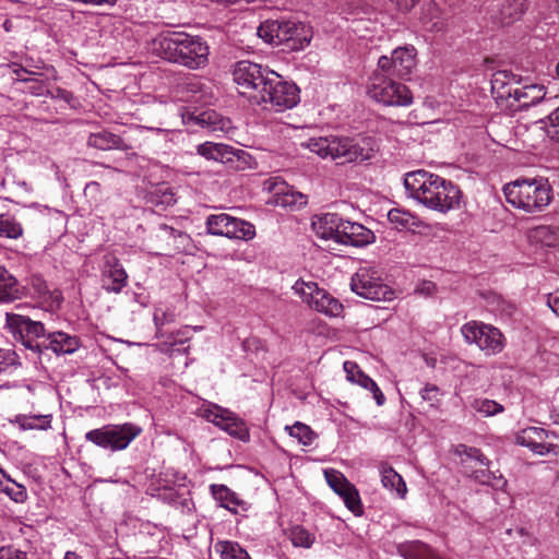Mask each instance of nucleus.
<instances>
[{
	"label": "nucleus",
	"mask_w": 559,
	"mask_h": 559,
	"mask_svg": "<svg viewBox=\"0 0 559 559\" xmlns=\"http://www.w3.org/2000/svg\"><path fill=\"white\" fill-rule=\"evenodd\" d=\"M530 242L542 247H559V227L540 225L530 229L527 234Z\"/></svg>",
	"instance_id": "obj_26"
},
{
	"label": "nucleus",
	"mask_w": 559,
	"mask_h": 559,
	"mask_svg": "<svg viewBox=\"0 0 559 559\" xmlns=\"http://www.w3.org/2000/svg\"><path fill=\"white\" fill-rule=\"evenodd\" d=\"M63 559H81V558L73 551H67Z\"/></svg>",
	"instance_id": "obj_58"
},
{
	"label": "nucleus",
	"mask_w": 559,
	"mask_h": 559,
	"mask_svg": "<svg viewBox=\"0 0 559 559\" xmlns=\"http://www.w3.org/2000/svg\"><path fill=\"white\" fill-rule=\"evenodd\" d=\"M549 308L559 316V292L550 294L547 299Z\"/></svg>",
	"instance_id": "obj_54"
},
{
	"label": "nucleus",
	"mask_w": 559,
	"mask_h": 559,
	"mask_svg": "<svg viewBox=\"0 0 559 559\" xmlns=\"http://www.w3.org/2000/svg\"><path fill=\"white\" fill-rule=\"evenodd\" d=\"M548 119L551 124L559 126V107L549 114Z\"/></svg>",
	"instance_id": "obj_57"
},
{
	"label": "nucleus",
	"mask_w": 559,
	"mask_h": 559,
	"mask_svg": "<svg viewBox=\"0 0 559 559\" xmlns=\"http://www.w3.org/2000/svg\"><path fill=\"white\" fill-rule=\"evenodd\" d=\"M52 97L63 99L68 104H70L71 100L73 99V95L71 92H68L67 90L59 88V87L56 88V92H55V94H52Z\"/></svg>",
	"instance_id": "obj_55"
},
{
	"label": "nucleus",
	"mask_w": 559,
	"mask_h": 559,
	"mask_svg": "<svg viewBox=\"0 0 559 559\" xmlns=\"http://www.w3.org/2000/svg\"><path fill=\"white\" fill-rule=\"evenodd\" d=\"M45 349H51L57 355L72 354L79 346L80 341L76 336L61 331L49 333L44 340Z\"/></svg>",
	"instance_id": "obj_25"
},
{
	"label": "nucleus",
	"mask_w": 559,
	"mask_h": 559,
	"mask_svg": "<svg viewBox=\"0 0 559 559\" xmlns=\"http://www.w3.org/2000/svg\"><path fill=\"white\" fill-rule=\"evenodd\" d=\"M215 548L221 554V559H251L248 552L237 543L219 542Z\"/></svg>",
	"instance_id": "obj_36"
},
{
	"label": "nucleus",
	"mask_w": 559,
	"mask_h": 559,
	"mask_svg": "<svg viewBox=\"0 0 559 559\" xmlns=\"http://www.w3.org/2000/svg\"><path fill=\"white\" fill-rule=\"evenodd\" d=\"M453 453L460 459V464L462 465L464 473H468L469 468L474 467L472 463L480 466L490 465L489 460L477 448L457 444L453 448Z\"/></svg>",
	"instance_id": "obj_27"
},
{
	"label": "nucleus",
	"mask_w": 559,
	"mask_h": 559,
	"mask_svg": "<svg viewBox=\"0 0 559 559\" xmlns=\"http://www.w3.org/2000/svg\"><path fill=\"white\" fill-rule=\"evenodd\" d=\"M418 0H391L399 10L407 12L414 8Z\"/></svg>",
	"instance_id": "obj_53"
},
{
	"label": "nucleus",
	"mask_w": 559,
	"mask_h": 559,
	"mask_svg": "<svg viewBox=\"0 0 559 559\" xmlns=\"http://www.w3.org/2000/svg\"><path fill=\"white\" fill-rule=\"evenodd\" d=\"M428 8H429V10L437 11V8H436L435 3H432V2L428 3Z\"/></svg>",
	"instance_id": "obj_60"
},
{
	"label": "nucleus",
	"mask_w": 559,
	"mask_h": 559,
	"mask_svg": "<svg viewBox=\"0 0 559 559\" xmlns=\"http://www.w3.org/2000/svg\"><path fill=\"white\" fill-rule=\"evenodd\" d=\"M274 194L276 205L289 209H299L307 204V197L285 182H274L269 187Z\"/></svg>",
	"instance_id": "obj_23"
},
{
	"label": "nucleus",
	"mask_w": 559,
	"mask_h": 559,
	"mask_svg": "<svg viewBox=\"0 0 559 559\" xmlns=\"http://www.w3.org/2000/svg\"><path fill=\"white\" fill-rule=\"evenodd\" d=\"M461 333L467 344H475L487 356L501 353L506 346V338L500 330L480 321L463 324Z\"/></svg>",
	"instance_id": "obj_9"
},
{
	"label": "nucleus",
	"mask_w": 559,
	"mask_h": 559,
	"mask_svg": "<svg viewBox=\"0 0 559 559\" xmlns=\"http://www.w3.org/2000/svg\"><path fill=\"white\" fill-rule=\"evenodd\" d=\"M152 50L163 59L191 70L202 69L209 63L207 43L201 36L186 32L160 33L153 39Z\"/></svg>",
	"instance_id": "obj_2"
},
{
	"label": "nucleus",
	"mask_w": 559,
	"mask_h": 559,
	"mask_svg": "<svg viewBox=\"0 0 559 559\" xmlns=\"http://www.w3.org/2000/svg\"><path fill=\"white\" fill-rule=\"evenodd\" d=\"M343 367L344 371L346 372V378L350 382H356L357 378L359 377V372H362L358 365L354 361H345Z\"/></svg>",
	"instance_id": "obj_47"
},
{
	"label": "nucleus",
	"mask_w": 559,
	"mask_h": 559,
	"mask_svg": "<svg viewBox=\"0 0 559 559\" xmlns=\"http://www.w3.org/2000/svg\"><path fill=\"white\" fill-rule=\"evenodd\" d=\"M0 491L5 492L15 502L24 500L26 493L24 488L12 480L0 467Z\"/></svg>",
	"instance_id": "obj_35"
},
{
	"label": "nucleus",
	"mask_w": 559,
	"mask_h": 559,
	"mask_svg": "<svg viewBox=\"0 0 559 559\" xmlns=\"http://www.w3.org/2000/svg\"><path fill=\"white\" fill-rule=\"evenodd\" d=\"M473 408L485 416H493L503 412V406L496 401L477 399L472 404Z\"/></svg>",
	"instance_id": "obj_40"
},
{
	"label": "nucleus",
	"mask_w": 559,
	"mask_h": 559,
	"mask_svg": "<svg viewBox=\"0 0 559 559\" xmlns=\"http://www.w3.org/2000/svg\"><path fill=\"white\" fill-rule=\"evenodd\" d=\"M306 146L322 158L338 164L360 163L370 159L376 151L372 138L321 136L311 138Z\"/></svg>",
	"instance_id": "obj_3"
},
{
	"label": "nucleus",
	"mask_w": 559,
	"mask_h": 559,
	"mask_svg": "<svg viewBox=\"0 0 559 559\" xmlns=\"http://www.w3.org/2000/svg\"><path fill=\"white\" fill-rule=\"evenodd\" d=\"M508 203L526 213L544 211L551 202V187L545 178H523L503 187Z\"/></svg>",
	"instance_id": "obj_4"
},
{
	"label": "nucleus",
	"mask_w": 559,
	"mask_h": 559,
	"mask_svg": "<svg viewBox=\"0 0 559 559\" xmlns=\"http://www.w3.org/2000/svg\"><path fill=\"white\" fill-rule=\"evenodd\" d=\"M13 72L16 75L17 80L22 81V82L33 81V78H31V75L37 74L36 72L28 71L22 67H17L16 69L13 70Z\"/></svg>",
	"instance_id": "obj_51"
},
{
	"label": "nucleus",
	"mask_w": 559,
	"mask_h": 559,
	"mask_svg": "<svg viewBox=\"0 0 559 559\" xmlns=\"http://www.w3.org/2000/svg\"><path fill=\"white\" fill-rule=\"evenodd\" d=\"M20 296L16 280L3 267L0 266V304H8Z\"/></svg>",
	"instance_id": "obj_32"
},
{
	"label": "nucleus",
	"mask_w": 559,
	"mask_h": 559,
	"mask_svg": "<svg viewBox=\"0 0 559 559\" xmlns=\"http://www.w3.org/2000/svg\"><path fill=\"white\" fill-rule=\"evenodd\" d=\"M154 323L159 330L160 326L173 322L175 320V314L173 312H167L166 310L162 308H157L154 312Z\"/></svg>",
	"instance_id": "obj_46"
},
{
	"label": "nucleus",
	"mask_w": 559,
	"mask_h": 559,
	"mask_svg": "<svg viewBox=\"0 0 559 559\" xmlns=\"http://www.w3.org/2000/svg\"><path fill=\"white\" fill-rule=\"evenodd\" d=\"M556 71H557V74L559 76V63L557 64Z\"/></svg>",
	"instance_id": "obj_64"
},
{
	"label": "nucleus",
	"mask_w": 559,
	"mask_h": 559,
	"mask_svg": "<svg viewBox=\"0 0 559 559\" xmlns=\"http://www.w3.org/2000/svg\"><path fill=\"white\" fill-rule=\"evenodd\" d=\"M376 236L372 230L355 222L344 221L341 228L340 242L353 247H365L374 242Z\"/></svg>",
	"instance_id": "obj_20"
},
{
	"label": "nucleus",
	"mask_w": 559,
	"mask_h": 559,
	"mask_svg": "<svg viewBox=\"0 0 559 559\" xmlns=\"http://www.w3.org/2000/svg\"><path fill=\"white\" fill-rule=\"evenodd\" d=\"M211 491L215 500L227 510L236 512V508L240 504L237 495L225 485H212Z\"/></svg>",
	"instance_id": "obj_33"
},
{
	"label": "nucleus",
	"mask_w": 559,
	"mask_h": 559,
	"mask_svg": "<svg viewBox=\"0 0 559 559\" xmlns=\"http://www.w3.org/2000/svg\"><path fill=\"white\" fill-rule=\"evenodd\" d=\"M420 396L424 401H428L433 405L439 401L440 389L435 384H426L420 391Z\"/></svg>",
	"instance_id": "obj_45"
},
{
	"label": "nucleus",
	"mask_w": 559,
	"mask_h": 559,
	"mask_svg": "<svg viewBox=\"0 0 559 559\" xmlns=\"http://www.w3.org/2000/svg\"><path fill=\"white\" fill-rule=\"evenodd\" d=\"M521 76L508 70H499L491 76V93L497 100H506L508 106L513 98L514 90L521 85Z\"/></svg>",
	"instance_id": "obj_18"
},
{
	"label": "nucleus",
	"mask_w": 559,
	"mask_h": 559,
	"mask_svg": "<svg viewBox=\"0 0 559 559\" xmlns=\"http://www.w3.org/2000/svg\"><path fill=\"white\" fill-rule=\"evenodd\" d=\"M141 431L139 426L131 423L105 425L86 432L85 439L99 448L115 452L124 450Z\"/></svg>",
	"instance_id": "obj_8"
},
{
	"label": "nucleus",
	"mask_w": 559,
	"mask_h": 559,
	"mask_svg": "<svg viewBox=\"0 0 559 559\" xmlns=\"http://www.w3.org/2000/svg\"><path fill=\"white\" fill-rule=\"evenodd\" d=\"M556 8L559 10V0H555Z\"/></svg>",
	"instance_id": "obj_62"
},
{
	"label": "nucleus",
	"mask_w": 559,
	"mask_h": 559,
	"mask_svg": "<svg viewBox=\"0 0 559 559\" xmlns=\"http://www.w3.org/2000/svg\"><path fill=\"white\" fill-rule=\"evenodd\" d=\"M21 341L23 342V345L26 348H29L33 352H41L43 349H45L43 341H38V338L25 337L24 340Z\"/></svg>",
	"instance_id": "obj_48"
},
{
	"label": "nucleus",
	"mask_w": 559,
	"mask_h": 559,
	"mask_svg": "<svg viewBox=\"0 0 559 559\" xmlns=\"http://www.w3.org/2000/svg\"><path fill=\"white\" fill-rule=\"evenodd\" d=\"M404 186L425 207L442 214L460 209L462 191L451 180L424 169L406 174Z\"/></svg>",
	"instance_id": "obj_1"
},
{
	"label": "nucleus",
	"mask_w": 559,
	"mask_h": 559,
	"mask_svg": "<svg viewBox=\"0 0 559 559\" xmlns=\"http://www.w3.org/2000/svg\"><path fill=\"white\" fill-rule=\"evenodd\" d=\"M87 145L103 151L126 148L119 135L105 130L91 133L87 139Z\"/></svg>",
	"instance_id": "obj_30"
},
{
	"label": "nucleus",
	"mask_w": 559,
	"mask_h": 559,
	"mask_svg": "<svg viewBox=\"0 0 559 559\" xmlns=\"http://www.w3.org/2000/svg\"><path fill=\"white\" fill-rule=\"evenodd\" d=\"M0 559H29L27 552L15 548L14 546H4L0 548Z\"/></svg>",
	"instance_id": "obj_42"
},
{
	"label": "nucleus",
	"mask_w": 559,
	"mask_h": 559,
	"mask_svg": "<svg viewBox=\"0 0 559 559\" xmlns=\"http://www.w3.org/2000/svg\"><path fill=\"white\" fill-rule=\"evenodd\" d=\"M325 479L329 486L337 493L344 501L348 510L355 515H360L364 512L359 492L356 487L350 484L346 477L336 469H325Z\"/></svg>",
	"instance_id": "obj_16"
},
{
	"label": "nucleus",
	"mask_w": 559,
	"mask_h": 559,
	"mask_svg": "<svg viewBox=\"0 0 559 559\" xmlns=\"http://www.w3.org/2000/svg\"><path fill=\"white\" fill-rule=\"evenodd\" d=\"M343 218L335 213H325L312 221L316 235L325 240L340 242Z\"/></svg>",
	"instance_id": "obj_22"
},
{
	"label": "nucleus",
	"mask_w": 559,
	"mask_h": 559,
	"mask_svg": "<svg viewBox=\"0 0 559 559\" xmlns=\"http://www.w3.org/2000/svg\"><path fill=\"white\" fill-rule=\"evenodd\" d=\"M549 437V431L538 427H527L521 430L515 442L520 445L530 448L534 453L544 455L555 449L554 444L545 443V439Z\"/></svg>",
	"instance_id": "obj_19"
},
{
	"label": "nucleus",
	"mask_w": 559,
	"mask_h": 559,
	"mask_svg": "<svg viewBox=\"0 0 559 559\" xmlns=\"http://www.w3.org/2000/svg\"><path fill=\"white\" fill-rule=\"evenodd\" d=\"M555 423L559 424V413L556 415Z\"/></svg>",
	"instance_id": "obj_61"
},
{
	"label": "nucleus",
	"mask_w": 559,
	"mask_h": 559,
	"mask_svg": "<svg viewBox=\"0 0 559 559\" xmlns=\"http://www.w3.org/2000/svg\"><path fill=\"white\" fill-rule=\"evenodd\" d=\"M288 537L295 547L310 548L314 542V537L299 525L290 528Z\"/></svg>",
	"instance_id": "obj_38"
},
{
	"label": "nucleus",
	"mask_w": 559,
	"mask_h": 559,
	"mask_svg": "<svg viewBox=\"0 0 559 559\" xmlns=\"http://www.w3.org/2000/svg\"><path fill=\"white\" fill-rule=\"evenodd\" d=\"M485 467L486 468L481 469H474V467H472L466 474L479 484L488 485V483L491 481V471L489 469V465Z\"/></svg>",
	"instance_id": "obj_43"
},
{
	"label": "nucleus",
	"mask_w": 559,
	"mask_h": 559,
	"mask_svg": "<svg viewBox=\"0 0 559 559\" xmlns=\"http://www.w3.org/2000/svg\"><path fill=\"white\" fill-rule=\"evenodd\" d=\"M97 186V182H91L87 185V187Z\"/></svg>",
	"instance_id": "obj_63"
},
{
	"label": "nucleus",
	"mask_w": 559,
	"mask_h": 559,
	"mask_svg": "<svg viewBox=\"0 0 559 559\" xmlns=\"http://www.w3.org/2000/svg\"><path fill=\"white\" fill-rule=\"evenodd\" d=\"M198 153L207 158L216 162L228 163L233 160V157L236 155V151L234 147L223 144V143H214V142H205L200 144L197 147Z\"/></svg>",
	"instance_id": "obj_28"
},
{
	"label": "nucleus",
	"mask_w": 559,
	"mask_h": 559,
	"mask_svg": "<svg viewBox=\"0 0 559 559\" xmlns=\"http://www.w3.org/2000/svg\"><path fill=\"white\" fill-rule=\"evenodd\" d=\"M128 274L119 260L110 258L103 270V287L109 293H120L127 286Z\"/></svg>",
	"instance_id": "obj_21"
},
{
	"label": "nucleus",
	"mask_w": 559,
	"mask_h": 559,
	"mask_svg": "<svg viewBox=\"0 0 559 559\" xmlns=\"http://www.w3.org/2000/svg\"><path fill=\"white\" fill-rule=\"evenodd\" d=\"M294 289L296 294L300 295L302 300L309 305V307L321 313L330 317H337L343 311L342 304L325 290L319 288L313 282L306 283L298 281L294 285Z\"/></svg>",
	"instance_id": "obj_13"
},
{
	"label": "nucleus",
	"mask_w": 559,
	"mask_h": 559,
	"mask_svg": "<svg viewBox=\"0 0 559 559\" xmlns=\"http://www.w3.org/2000/svg\"><path fill=\"white\" fill-rule=\"evenodd\" d=\"M205 225L210 234L229 239L250 240L255 236V228L251 223L226 213L207 216Z\"/></svg>",
	"instance_id": "obj_12"
},
{
	"label": "nucleus",
	"mask_w": 559,
	"mask_h": 559,
	"mask_svg": "<svg viewBox=\"0 0 559 559\" xmlns=\"http://www.w3.org/2000/svg\"><path fill=\"white\" fill-rule=\"evenodd\" d=\"M22 235L23 227L16 219L0 215V237L17 239Z\"/></svg>",
	"instance_id": "obj_37"
},
{
	"label": "nucleus",
	"mask_w": 559,
	"mask_h": 559,
	"mask_svg": "<svg viewBox=\"0 0 559 559\" xmlns=\"http://www.w3.org/2000/svg\"><path fill=\"white\" fill-rule=\"evenodd\" d=\"M203 328L202 326H189V325H186L181 329H179L177 332H176V335L174 336V342L171 343V345H177V344H182L187 341H189L191 338V331H201Z\"/></svg>",
	"instance_id": "obj_44"
},
{
	"label": "nucleus",
	"mask_w": 559,
	"mask_h": 559,
	"mask_svg": "<svg viewBox=\"0 0 559 559\" xmlns=\"http://www.w3.org/2000/svg\"><path fill=\"white\" fill-rule=\"evenodd\" d=\"M28 83H31V85L28 87L29 92L36 96H41L46 92H48L47 86L45 84H43L41 82H39L37 79L33 78V81H28Z\"/></svg>",
	"instance_id": "obj_49"
},
{
	"label": "nucleus",
	"mask_w": 559,
	"mask_h": 559,
	"mask_svg": "<svg viewBox=\"0 0 559 559\" xmlns=\"http://www.w3.org/2000/svg\"><path fill=\"white\" fill-rule=\"evenodd\" d=\"M380 475L383 487L394 491L400 498L405 497L407 492L406 484L402 476L395 469H393L392 466H390L388 463H381Z\"/></svg>",
	"instance_id": "obj_29"
},
{
	"label": "nucleus",
	"mask_w": 559,
	"mask_h": 559,
	"mask_svg": "<svg viewBox=\"0 0 559 559\" xmlns=\"http://www.w3.org/2000/svg\"><path fill=\"white\" fill-rule=\"evenodd\" d=\"M442 27H443V23L435 22V23H432L430 29L431 31H440V29H442Z\"/></svg>",
	"instance_id": "obj_59"
},
{
	"label": "nucleus",
	"mask_w": 559,
	"mask_h": 559,
	"mask_svg": "<svg viewBox=\"0 0 559 559\" xmlns=\"http://www.w3.org/2000/svg\"><path fill=\"white\" fill-rule=\"evenodd\" d=\"M7 328L21 340L25 337H46L44 324L34 321L23 313L7 312Z\"/></svg>",
	"instance_id": "obj_17"
},
{
	"label": "nucleus",
	"mask_w": 559,
	"mask_h": 559,
	"mask_svg": "<svg viewBox=\"0 0 559 559\" xmlns=\"http://www.w3.org/2000/svg\"><path fill=\"white\" fill-rule=\"evenodd\" d=\"M22 430H48L51 427V415H16L10 420Z\"/></svg>",
	"instance_id": "obj_31"
},
{
	"label": "nucleus",
	"mask_w": 559,
	"mask_h": 559,
	"mask_svg": "<svg viewBox=\"0 0 559 559\" xmlns=\"http://www.w3.org/2000/svg\"><path fill=\"white\" fill-rule=\"evenodd\" d=\"M416 52L414 47H397L391 56H381L378 60V68L384 75L406 79L416 66Z\"/></svg>",
	"instance_id": "obj_14"
},
{
	"label": "nucleus",
	"mask_w": 559,
	"mask_h": 559,
	"mask_svg": "<svg viewBox=\"0 0 559 559\" xmlns=\"http://www.w3.org/2000/svg\"><path fill=\"white\" fill-rule=\"evenodd\" d=\"M203 416L207 421L213 423L228 435L238 438L241 441L249 440L250 436L247 425L233 412L217 405H213L204 409Z\"/></svg>",
	"instance_id": "obj_15"
},
{
	"label": "nucleus",
	"mask_w": 559,
	"mask_h": 559,
	"mask_svg": "<svg viewBox=\"0 0 559 559\" xmlns=\"http://www.w3.org/2000/svg\"><path fill=\"white\" fill-rule=\"evenodd\" d=\"M370 392L372 393L373 399L376 400V403L378 406H381L384 404V402H385L384 394L382 393V391L379 389V386L377 384L372 389H370Z\"/></svg>",
	"instance_id": "obj_56"
},
{
	"label": "nucleus",
	"mask_w": 559,
	"mask_h": 559,
	"mask_svg": "<svg viewBox=\"0 0 559 559\" xmlns=\"http://www.w3.org/2000/svg\"><path fill=\"white\" fill-rule=\"evenodd\" d=\"M507 485V480L501 474H497L496 472H491V481L488 483V486H491L493 489H503Z\"/></svg>",
	"instance_id": "obj_50"
},
{
	"label": "nucleus",
	"mask_w": 559,
	"mask_h": 559,
	"mask_svg": "<svg viewBox=\"0 0 559 559\" xmlns=\"http://www.w3.org/2000/svg\"><path fill=\"white\" fill-rule=\"evenodd\" d=\"M367 92L372 99L385 106L406 107L413 104L409 88L381 71H373L369 78Z\"/></svg>",
	"instance_id": "obj_7"
},
{
	"label": "nucleus",
	"mask_w": 559,
	"mask_h": 559,
	"mask_svg": "<svg viewBox=\"0 0 559 559\" xmlns=\"http://www.w3.org/2000/svg\"><path fill=\"white\" fill-rule=\"evenodd\" d=\"M299 103V88L296 84L286 82L276 72L269 74L266 83L262 84V91L254 93L253 104L263 109L284 111L295 107Z\"/></svg>",
	"instance_id": "obj_6"
},
{
	"label": "nucleus",
	"mask_w": 559,
	"mask_h": 559,
	"mask_svg": "<svg viewBox=\"0 0 559 559\" xmlns=\"http://www.w3.org/2000/svg\"><path fill=\"white\" fill-rule=\"evenodd\" d=\"M388 219L396 229L411 228L414 225V216L400 209L390 210Z\"/></svg>",
	"instance_id": "obj_39"
},
{
	"label": "nucleus",
	"mask_w": 559,
	"mask_h": 559,
	"mask_svg": "<svg viewBox=\"0 0 559 559\" xmlns=\"http://www.w3.org/2000/svg\"><path fill=\"white\" fill-rule=\"evenodd\" d=\"M285 430L289 436L296 438L302 445H311L317 439V433L306 424L296 421L293 426H286Z\"/></svg>",
	"instance_id": "obj_34"
},
{
	"label": "nucleus",
	"mask_w": 559,
	"mask_h": 559,
	"mask_svg": "<svg viewBox=\"0 0 559 559\" xmlns=\"http://www.w3.org/2000/svg\"><path fill=\"white\" fill-rule=\"evenodd\" d=\"M352 290L373 301L392 300L394 292L383 283L379 271L372 266H360L350 281Z\"/></svg>",
	"instance_id": "obj_10"
},
{
	"label": "nucleus",
	"mask_w": 559,
	"mask_h": 559,
	"mask_svg": "<svg viewBox=\"0 0 559 559\" xmlns=\"http://www.w3.org/2000/svg\"><path fill=\"white\" fill-rule=\"evenodd\" d=\"M197 121L209 128L211 131H218L225 128L226 122L218 118L214 111H204L197 117Z\"/></svg>",
	"instance_id": "obj_41"
},
{
	"label": "nucleus",
	"mask_w": 559,
	"mask_h": 559,
	"mask_svg": "<svg viewBox=\"0 0 559 559\" xmlns=\"http://www.w3.org/2000/svg\"><path fill=\"white\" fill-rule=\"evenodd\" d=\"M258 35L267 44L297 51L309 45L312 31L304 23L280 19L262 22L258 28Z\"/></svg>",
	"instance_id": "obj_5"
},
{
	"label": "nucleus",
	"mask_w": 559,
	"mask_h": 559,
	"mask_svg": "<svg viewBox=\"0 0 559 559\" xmlns=\"http://www.w3.org/2000/svg\"><path fill=\"white\" fill-rule=\"evenodd\" d=\"M355 383L359 384L360 386L369 391L377 384L370 377H368L364 372H359V377L357 378V381Z\"/></svg>",
	"instance_id": "obj_52"
},
{
	"label": "nucleus",
	"mask_w": 559,
	"mask_h": 559,
	"mask_svg": "<svg viewBox=\"0 0 559 559\" xmlns=\"http://www.w3.org/2000/svg\"><path fill=\"white\" fill-rule=\"evenodd\" d=\"M544 96L545 90L543 85H518V88L514 90L513 98L510 102L509 107L515 109H524L530 106L536 105L544 98Z\"/></svg>",
	"instance_id": "obj_24"
},
{
	"label": "nucleus",
	"mask_w": 559,
	"mask_h": 559,
	"mask_svg": "<svg viewBox=\"0 0 559 559\" xmlns=\"http://www.w3.org/2000/svg\"><path fill=\"white\" fill-rule=\"evenodd\" d=\"M272 70L249 60H241L236 63L233 75L241 95L246 96L253 104L254 93L262 91V84L266 83Z\"/></svg>",
	"instance_id": "obj_11"
}]
</instances>
